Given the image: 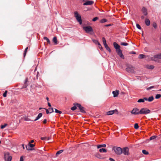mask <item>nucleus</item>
I'll use <instances>...</instances> for the list:
<instances>
[{
	"label": "nucleus",
	"mask_w": 161,
	"mask_h": 161,
	"mask_svg": "<svg viewBox=\"0 0 161 161\" xmlns=\"http://www.w3.org/2000/svg\"><path fill=\"white\" fill-rule=\"evenodd\" d=\"M83 29L87 33L92 34L93 32V30L92 27L90 26H84Z\"/></svg>",
	"instance_id": "1"
},
{
	"label": "nucleus",
	"mask_w": 161,
	"mask_h": 161,
	"mask_svg": "<svg viewBox=\"0 0 161 161\" xmlns=\"http://www.w3.org/2000/svg\"><path fill=\"white\" fill-rule=\"evenodd\" d=\"M74 16L77 21L79 22L80 25H81L82 23V21L80 15L76 11L74 13Z\"/></svg>",
	"instance_id": "2"
},
{
	"label": "nucleus",
	"mask_w": 161,
	"mask_h": 161,
	"mask_svg": "<svg viewBox=\"0 0 161 161\" xmlns=\"http://www.w3.org/2000/svg\"><path fill=\"white\" fill-rule=\"evenodd\" d=\"M113 150L117 154L120 155L122 153V149L120 147H113Z\"/></svg>",
	"instance_id": "3"
},
{
	"label": "nucleus",
	"mask_w": 161,
	"mask_h": 161,
	"mask_svg": "<svg viewBox=\"0 0 161 161\" xmlns=\"http://www.w3.org/2000/svg\"><path fill=\"white\" fill-rule=\"evenodd\" d=\"M151 112V111L146 108H142L140 110V114H149Z\"/></svg>",
	"instance_id": "4"
},
{
	"label": "nucleus",
	"mask_w": 161,
	"mask_h": 161,
	"mask_svg": "<svg viewBox=\"0 0 161 161\" xmlns=\"http://www.w3.org/2000/svg\"><path fill=\"white\" fill-rule=\"evenodd\" d=\"M152 60L156 62L158 61L159 59H161V53L160 54L155 55L150 58Z\"/></svg>",
	"instance_id": "5"
},
{
	"label": "nucleus",
	"mask_w": 161,
	"mask_h": 161,
	"mask_svg": "<svg viewBox=\"0 0 161 161\" xmlns=\"http://www.w3.org/2000/svg\"><path fill=\"white\" fill-rule=\"evenodd\" d=\"M102 40H103V44L105 48L108 51H109L110 53L111 52V50L110 48L108 46V45L106 43V40L105 38L104 37H103Z\"/></svg>",
	"instance_id": "6"
},
{
	"label": "nucleus",
	"mask_w": 161,
	"mask_h": 161,
	"mask_svg": "<svg viewBox=\"0 0 161 161\" xmlns=\"http://www.w3.org/2000/svg\"><path fill=\"white\" fill-rule=\"evenodd\" d=\"M4 158L6 161H11L12 157L9 155L8 153H6L4 154Z\"/></svg>",
	"instance_id": "7"
},
{
	"label": "nucleus",
	"mask_w": 161,
	"mask_h": 161,
	"mask_svg": "<svg viewBox=\"0 0 161 161\" xmlns=\"http://www.w3.org/2000/svg\"><path fill=\"white\" fill-rule=\"evenodd\" d=\"M131 113L134 115L139 114H140V110L138 108H135L132 110Z\"/></svg>",
	"instance_id": "8"
},
{
	"label": "nucleus",
	"mask_w": 161,
	"mask_h": 161,
	"mask_svg": "<svg viewBox=\"0 0 161 161\" xmlns=\"http://www.w3.org/2000/svg\"><path fill=\"white\" fill-rule=\"evenodd\" d=\"M122 153L124 155L128 156L129 155L130 153L128 148L127 147H124L122 149Z\"/></svg>",
	"instance_id": "9"
},
{
	"label": "nucleus",
	"mask_w": 161,
	"mask_h": 161,
	"mask_svg": "<svg viewBox=\"0 0 161 161\" xmlns=\"http://www.w3.org/2000/svg\"><path fill=\"white\" fill-rule=\"evenodd\" d=\"M74 105H77V107H78V108H79L80 109V111L81 112H85L84 108L83 107H82L80 105V104L75 103H74Z\"/></svg>",
	"instance_id": "10"
},
{
	"label": "nucleus",
	"mask_w": 161,
	"mask_h": 161,
	"mask_svg": "<svg viewBox=\"0 0 161 161\" xmlns=\"http://www.w3.org/2000/svg\"><path fill=\"white\" fill-rule=\"evenodd\" d=\"M94 3V2L92 1H86L85 3H84L83 5H92Z\"/></svg>",
	"instance_id": "11"
},
{
	"label": "nucleus",
	"mask_w": 161,
	"mask_h": 161,
	"mask_svg": "<svg viewBox=\"0 0 161 161\" xmlns=\"http://www.w3.org/2000/svg\"><path fill=\"white\" fill-rule=\"evenodd\" d=\"M126 71L128 72H132L134 71V69L132 66H129L126 69Z\"/></svg>",
	"instance_id": "12"
},
{
	"label": "nucleus",
	"mask_w": 161,
	"mask_h": 161,
	"mask_svg": "<svg viewBox=\"0 0 161 161\" xmlns=\"http://www.w3.org/2000/svg\"><path fill=\"white\" fill-rule=\"evenodd\" d=\"M28 146H29L31 148L29 147H26V149L28 150H34V148H33V147L35 146V145L33 144H31L30 143H29Z\"/></svg>",
	"instance_id": "13"
},
{
	"label": "nucleus",
	"mask_w": 161,
	"mask_h": 161,
	"mask_svg": "<svg viewBox=\"0 0 161 161\" xmlns=\"http://www.w3.org/2000/svg\"><path fill=\"white\" fill-rule=\"evenodd\" d=\"M118 54L120 56V57L122 59H124V56L122 53V51L121 50H119L118 51H116Z\"/></svg>",
	"instance_id": "14"
},
{
	"label": "nucleus",
	"mask_w": 161,
	"mask_h": 161,
	"mask_svg": "<svg viewBox=\"0 0 161 161\" xmlns=\"http://www.w3.org/2000/svg\"><path fill=\"white\" fill-rule=\"evenodd\" d=\"M112 93L113 94L114 97H115L118 96L119 94V91L117 90H116L113 91Z\"/></svg>",
	"instance_id": "15"
},
{
	"label": "nucleus",
	"mask_w": 161,
	"mask_h": 161,
	"mask_svg": "<svg viewBox=\"0 0 161 161\" xmlns=\"http://www.w3.org/2000/svg\"><path fill=\"white\" fill-rule=\"evenodd\" d=\"M114 48L116 49V51H118L119 50H120V46L117 44L116 43L114 42Z\"/></svg>",
	"instance_id": "16"
},
{
	"label": "nucleus",
	"mask_w": 161,
	"mask_h": 161,
	"mask_svg": "<svg viewBox=\"0 0 161 161\" xmlns=\"http://www.w3.org/2000/svg\"><path fill=\"white\" fill-rule=\"evenodd\" d=\"M115 111H117L116 110L110 111L107 112V114L108 115H111L113 114Z\"/></svg>",
	"instance_id": "17"
},
{
	"label": "nucleus",
	"mask_w": 161,
	"mask_h": 161,
	"mask_svg": "<svg viewBox=\"0 0 161 161\" xmlns=\"http://www.w3.org/2000/svg\"><path fill=\"white\" fill-rule=\"evenodd\" d=\"M153 96H151L149 97L148 99L147 98H144V99L146 101H148L149 102H151L153 100Z\"/></svg>",
	"instance_id": "18"
},
{
	"label": "nucleus",
	"mask_w": 161,
	"mask_h": 161,
	"mask_svg": "<svg viewBox=\"0 0 161 161\" xmlns=\"http://www.w3.org/2000/svg\"><path fill=\"white\" fill-rule=\"evenodd\" d=\"M142 10L144 15H146L147 14V10L146 8H142Z\"/></svg>",
	"instance_id": "19"
},
{
	"label": "nucleus",
	"mask_w": 161,
	"mask_h": 161,
	"mask_svg": "<svg viewBox=\"0 0 161 161\" xmlns=\"http://www.w3.org/2000/svg\"><path fill=\"white\" fill-rule=\"evenodd\" d=\"M42 116V113H40L37 116V117L36 119H35L34 121H36L39 118H40Z\"/></svg>",
	"instance_id": "20"
},
{
	"label": "nucleus",
	"mask_w": 161,
	"mask_h": 161,
	"mask_svg": "<svg viewBox=\"0 0 161 161\" xmlns=\"http://www.w3.org/2000/svg\"><path fill=\"white\" fill-rule=\"evenodd\" d=\"M145 23L146 24L147 26L149 25L150 24V20L148 19H146L145 20Z\"/></svg>",
	"instance_id": "21"
},
{
	"label": "nucleus",
	"mask_w": 161,
	"mask_h": 161,
	"mask_svg": "<svg viewBox=\"0 0 161 161\" xmlns=\"http://www.w3.org/2000/svg\"><path fill=\"white\" fill-rule=\"evenodd\" d=\"M107 150L104 148H101L99 149V152L101 153H106Z\"/></svg>",
	"instance_id": "22"
},
{
	"label": "nucleus",
	"mask_w": 161,
	"mask_h": 161,
	"mask_svg": "<svg viewBox=\"0 0 161 161\" xmlns=\"http://www.w3.org/2000/svg\"><path fill=\"white\" fill-rule=\"evenodd\" d=\"M50 138V137H42L41 138V139L42 140H47L48 141Z\"/></svg>",
	"instance_id": "23"
},
{
	"label": "nucleus",
	"mask_w": 161,
	"mask_h": 161,
	"mask_svg": "<svg viewBox=\"0 0 161 161\" xmlns=\"http://www.w3.org/2000/svg\"><path fill=\"white\" fill-rule=\"evenodd\" d=\"M53 41L55 44H57V40L56 37H54Z\"/></svg>",
	"instance_id": "24"
},
{
	"label": "nucleus",
	"mask_w": 161,
	"mask_h": 161,
	"mask_svg": "<svg viewBox=\"0 0 161 161\" xmlns=\"http://www.w3.org/2000/svg\"><path fill=\"white\" fill-rule=\"evenodd\" d=\"M106 146L105 144L99 145L97 146V148H99L102 147H105Z\"/></svg>",
	"instance_id": "25"
},
{
	"label": "nucleus",
	"mask_w": 161,
	"mask_h": 161,
	"mask_svg": "<svg viewBox=\"0 0 161 161\" xmlns=\"http://www.w3.org/2000/svg\"><path fill=\"white\" fill-rule=\"evenodd\" d=\"M145 99H140L137 101L138 103H143L144 102Z\"/></svg>",
	"instance_id": "26"
},
{
	"label": "nucleus",
	"mask_w": 161,
	"mask_h": 161,
	"mask_svg": "<svg viewBox=\"0 0 161 161\" xmlns=\"http://www.w3.org/2000/svg\"><path fill=\"white\" fill-rule=\"evenodd\" d=\"M63 151V150H60L59 151L57 152V153H56V156H57L58 155L60 154L61 153H62Z\"/></svg>",
	"instance_id": "27"
},
{
	"label": "nucleus",
	"mask_w": 161,
	"mask_h": 161,
	"mask_svg": "<svg viewBox=\"0 0 161 161\" xmlns=\"http://www.w3.org/2000/svg\"><path fill=\"white\" fill-rule=\"evenodd\" d=\"M24 119L26 121H30L31 120L27 116H25L24 117Z\"/></svg>",
	"instance_id": "28"
},
{
	"label": "nucleus",
	"mask_w": 161,
	"mask_h": 161,
	"mask_svg": "<svg viewBox=\"0 0 161 161\" xmlns=\"http://www.w3.org/2000/svg\"><path fill=\"white\" fill-rule=\"evenodd\" d=\"M74 106L73 107H72L71 108V109L72 110H75L76 109V107H77V105H74Z\"/></svg>",
	"instance_id": "29"
},
{
	"label": "nucleus",
	"mask_w": 161,
	"mask_h": 161,
	"mask_svg": "<svg viewBox=\"0 0 161 161\" xmlns=\"http://www.w3.org/2000/svg\"><path fill=\"white\" fill-rule=\"evenodd\" d=\"M161 97V95L160 94H157L155 96V98L158 99Z\"/></svg>",
	"instance_id": "30"
},
{
	"label": "nucleus",
	"mask_w": 161,
	"mask_h": 161,
	"mask_svg": "<svg viewBox=\"0 0 161 161\" xmlns=\"http://www.w3.org/2000/svg\"><path fill=\"white\" fill-rule=\"evenodd\" d=\"M147 68L149 69H153L154 68V66L152 65H149L147 66Z\"/></svg>",
	"instance_id": "31"
},
{
	"label": "nucleus",
	"mask_w": 161,
	"mask_h": 161,
	"mask_svg": "<svg viewBox=\"0 0 161 161\" xmlns=\"http://www.w3.org/2000/svg\"><path fill=\"white\" fill-rule=\"evenodd\" d=\"M142 152L145 154H148V152L144 150L142 151Z\"/></svg>",
	"instance_id": "32"
},
{
	"label": "nucleus",
	"mask_w": 161,
	"mask_h": 161,
	"mask_svg": "<svg viewBox=\"0 0 161 161\" xmlns=\"http://www.w3.org/2000/svg\"><path fill=\"white\" fill-rule=\"evenodd\" d=\"M144 56H145L144 55L142 54H141L139 55V58H144Z\"/></svg>",
	"instance_id": "33"
},
{
	"label": "nucleus",
	"mask_w": 161,
	"mask_h": 161,
	"mask_svg": "<svg viewBox=\"0 0 161 161\" xmlns=\"http://www.w3.org/2000/svg\"><path fill=\"white\" fill-rule=\"evenodd\" d=\"M139 128V126L138 124L137 123H136L134 125V128L135 129H137Z\"/></svg>",
	"instance_id": "34"
},
{
	"label": "nucleus",
	"mask_w": 161,
	"mask_h": 161,
	"mask_svg": "<svg viewBox=\"0 0 161 161\" xmlns=\"http://www.w3.org/2000/svg\"><path fill=\"white\" fill-rule=\"evenodd\" d=\"M106 21H107V20L105 19H101L100 20V22L101 23H103L106 22Z\"/></svg>",
	"instance_id": "35"
},
{
	"label": "nucleus",
	"mask_w": 161,
	"mask_h": 161,
	"mask_svg": "<svg viewBox=\"0 0 161 161\" xmlns=\"http://www.w3.org/2000/svg\"><path fill=\"white\" fill-rule=\"evenodd\" d=\"M28 49V47H27L25 49V51L24 52V57H25V55H26V52H27V50Z\"/></svg>",
	"instance_id": "36"
},
{
	"label": "nucleus",
	"mask_w": 161,
	"mask_h": 161,
	"mask_svg": "<svg viewBox=\"0 0 161 161\" xmlns=\"http://www.w3.org/2000/svg\"><path fill=\"white\" fill-rule=\"evenodd\" d=\"M44 39L46 40V41L47 42H48L49 43H50V41L49 40L47 37H44Z\"/></svg>",
	"instance_id": "37"
},
{
	"label": "nucleus",
	"mask_w": 161,
	"mask_h": 161,
	"mask_svg": "<svg viewBox=\"0 0 161 161\" xmlns=\"http://www.w3.org/2000/svg\"><path fill=\"white\" fill-rule=\"evenodd\" d=\"M49 110L50 111V113H52L53 111V108H49Z\"/></svg>",
	"instance_id": "38"
},
{
	"label": "nucleus",
	"mask_w": 161,
	"mask_h": 161,
	"mask_svg": "<svg viewBox=\"0 0 161 161\" xmlns=\"http://www.w3.org/2000/svg\"><path fill=\"white\" fill-rule=\"evenodd\" d=\"M55 112L56 113H58L59 114H61L62 112L59 110H58L56 109H55Z\"/></svg>",
	"instance_id": "39"
},
{
	"label": "nucleus",
	"mask_w": 161,
	"mask_h": 161,
	"mask_svg": "<svg viewBox=\"0 0 161 161\" xmlns=\"http://www.w3.org/2000/svg\"><path fill=\"white\" fill-rule=\"evenodd\" d=\"M7 125V124H5L4 125H1V128L2 129H3L4 128H5Z\"/></svg>",
	"instance_id": "40"
},
{
	"label": "nucleus",
	"mask_w": 161,
	"mask_h": 161,
	"mask_svg": "<svg viewBox=\"0 0 161 161\" xmlns=\"http://www.w3.org/2000/svg\"><path fill=\"white\" fill-rule=\"evenodd\" d=\"M93 42L94 43L96 44H98V43H99V42L96 40H93Z\"/></svg>",
	"instance_id": "41"
},
{
	"label": "nucleus",
	"mask_w": 161,
	"mask_h": 161,
	"mask_svg": "<svg viewBox=\"0 0 161 161\" xmlns=\"http://www.w3.org/2000/svg\"><path fill=\"white\" fill-rule=\"evenodd\" d=\"M121 45L123 46H127L128 45V44L127 43L122 42L121 43Z\"/></svg>",
	"instance_id": "42"
},
{
	"label": "nucleus",
	"mask_w": 161,
	"mask_h": 161,
	"mask_svg": "<svg viewBox=\"0 0 161 161\" xmlns=\"http://www.w3.org/2000/svg\"><path fill=\"white\" fill-rule=\"evenodd\" d=\"M7 91H5L4 93L3 94V96L4 97H6L7 96Z\"/></svg>",
	"instance_id": "43"
},
{
	"label": "nucleus",
	"mask_w": 161,
	"mask_h": 161,
	"mask_svg": "<svg viewBox=\"0 0 161 161\" xmlns=\"http://www.w3.org/2000/svg\"><path fill=\"white\" fill-rule=\"evenodd\" d=\"M136 26L137 28H138L139 29H141V27L138 24H136Z\"/></svg>",
	"instance_id": "44"
},
{
	"label": "nucleus",
	"mask_w": 161,
	"mask_h": 161,
	"mask_svg": "<svg viewBox=\"0 0 161 161\" xmlns=\"http://www.w3.org/2000/svg\"><path fill=\"white\" fill-rule=\"evenodd\" d=\"M97 45H98V47L100 49H103L101 45L100 44V43H98V44H97Z\"/></svg>",
	"instance_id": "45"
},
{
	"label": "nucleus",
	"mask_w": 161,
	"mask_h": 161,
	"mask_svg": "<svg viewBox=\"0 0 161 161\" xmlns=\"http://www.w3.org/2000/svg\"><path fill=\"white\" fill-rule=\"evenodd\" d=\"M156 136H152L150 137V140H151L153 139H154L155 138Z\"/></svg>",
	"instance_id": "46"
},
{
	"label": "nucleus",
	"mask_w": 161,
	"mask_h": 161,
	"mask_svg": "<svg viewBox=\"0 0 161 161\" xmlns=\"http://www.w3.org/2000/svg\"><path fill=\"white\" fill-rule=\"evenodd\" d=\"M153 26L155 28H156L157 26L156 24L155 23H153Z\"/></svg>",
	"instance_id": "47"
},
{
	"label": "nucleus",
	"mask_w": 161,
	"mask_h": 161,
	"mask_svg": "<svg viewBox=\"0 0 161 161\" xmlns=\"http://www.w3.org/2000/svg\"><path fill=\"white\" fill-rule=\"evenodd\" d=\"M98 19V18L97 17H95L92 19V21H95L96 20H97V19Z\"/></svg>",
	"instance_id": "48"
},
{
	"label": "nucleus",
	"mask_w": 161,
	"mask_h": 161,
	"mask_svg": "<svg viewBox=\"0 0 161 161\" xmlns=\"http://www.w3.org/2000/svg\"><path fill=\"white\" fill-rule=\"evenodd\" d=\"M154 86H150V87H148L147 88V90H150V89H151L152 88H154Z\"/></svg>",
	"instance_id": "49"
},
{
	"label": "nucleus",
	"mask_w": 161,
	"mask_h": 161,
	"mask_svg": "<svg viewBox=\"0 0 161 161\" xmlns=\"http://www.w3.org/2000/svg\"><path fill=\"white\" fill-rule=\"evenodd\" d=\"M46 109V113L47 114H48L50 113L49 110H48V109Z\"/></svg>",
	"instance_id": "50"
},
{
	"label": "nucleus",
	"mask_w": 161,
	"mask_h": 161,
	"mask_svg": "<svg viewBox=\"0 0 161 161\" xmlns=\"http://www.w3.org/2000/svg\"><path fill=\"white\" fill-rule=\"evenodd\" d=\"M47 122V120L46 119H45L43 121V123L44 124H45Z\"/></svg>",
	"instance_id": "51"
},
{
	"label": "nucleus",
	"mask_w": 161,
	"mask_h": 161,
	"mask_svg": "<svg viewBox=\"0 0 161 161\" xmlns=\"http://www.w3.org/2000/svg\"><path fill=\"white\" fill-rule=\"evenodd\" d=\"M109 159L110 161H115V160L111 158H110Z\"/></svg>",
	"instance_id": "52"
},
{
	"label": "nucleus",
	"mask_w": 161,
	"mask_h": 161,
	"mask_svg": "<svg viewBox=\"0 0 161 161\" xmlns=\"http://www.w3.org/2000/svg\"><path fill=\"white\" fill-rule=\"evenodd\" d=\"M23 159L22 157H20V161H23Z\"/></svg>",
	"instance_id": "53"
},
{
	"label": "nucleus",
	"mask_w": 161,
	"mask_h": 161,
	"mask_svg": "<svg viewBox=\"0 0 161 161\" xmlns=\"http://www.w3.org/2000/svg\"><path fill=\"white\" fill-rule=\"evenodd\" d=\"M48 105L50 107H51V104L49 102L48 103Z\"/></svg>",
	"instance_id": "54"
},
{
	"label": "nucleus",
	"mask_w": 161,
	"mask_h": 161,
	"mask_svg": "<svg viewBox=\"0 0 161 161\" xmlns=\"http://www.w3.org/2000/svg\"><path fill=\"white\" fill-rule=\"evenodd\" d=\"M34 140H31V142H30V143H33V142H34Z\"/></svg>",
	"instance_id": "55"
},
{
	"label": "nucleus",
	"mask_w": 161,
	"mask_h": 161,
	"mask_svg": "<svg viewBox=\"0 0 161 161\" xmlns=\"http://www.w3.org/2000/svg\"><path fill=\"white\" fill-rule=\"evenodd\" d=\"M46 99H47V101H49V98L48 97H47L46 98Z\"/></svg>",
	"instance_id": "56"
},
{
	"label": "nucleus",
	"mask_w": 161,
	"mask_h": 161,
	"mask_svg": "<svg viewBox=\"0 0 161 161\" xmlns=\"http://www.w3.org/2000/svg\"><path fill=\"white\" fill-rule=\"evenodd\" d=\"M22 146L23 147V149H25V147H24V145L23 144L22 145Z\"/></svg>",
	"instance_id": "57"
},
{
	"label": "nucleus",
	"mask_w": 161,
	"mask_h": 161,
	"mask_svg": "<svg viewBox=\"0 0 161 161\" xmlns=\"http://www.w3.org/2000/svg\"><path fill=\"white\" fill-rule=\"evenodd\" d=\"M132 53L133 54H135V52H132Z\"/></svg>",
	"instance_id": "58"
},
{
	"label": "nucleus",
	"mask_w": 161,
	"mask_h": 161,
	"mask_svg": "<svg viewBox=\"0 0 161 161\" xmlns=\"http://www.w3.org/2000/svg\"><path fill=\"white\" fill-rule=\"evenodd\" d=\"M159 91H161V89H160V90H159Z\"/></svg>",
	"instance_id": "59"
},
{
	"label": "nucleus",
	"mask_w": 161,
	"mask_h": 161,
	"mask_svg": "<svg viewBox=\"0 0 161 161\" xmlns=\"http://www.w3.org/2000/svg\"><path fill=\"white\" fill-rule=\"evenodd\" d=\"M1 141H0V144H1Z\"/></svg>",
	"instance_id": "60"
},
{
	"label": "nucleus",
	"mask_w": 161,
	"mask_h": 161,
	"mask_svg": "<svg viewBox=\"0 0 161 161\" xmlns=\"http://www.w3.org/2000/svg\"><path fill=\"white\" fill-rule=\"evenodd\" d=\"M41 109V108H39V109Z\"/></svg>",
	"instance_id": "61"
},
{
	"label": "nucleus",
	"mask_w": 161,
	"mask_h": 161,
	"mask_svg": "<svg viewBox=\"0 0 161 161\" xmlns=\"http://www.w3.org/2000/svg\"><path fill=\"white\" fill-rule=\"evenodd\" d=\"M160 148H161V147H160Z\"/></svg>",
	"instance_id": "62"
}]
</instances>
